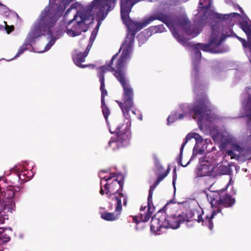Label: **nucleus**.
<instances>
[{"instance_id":"obj_1","label":"nucleus","mask_w":251,"mask_h":251,"mask_svg":"<svg viewBox=\"0 0 251 251\" xmlns=\"http://www.w3.org/2000/svg\"><path fill=\"white\" fill-rule=\"evenodd\" d=\"M134 43V34L131 33L126 38L122 47L124 48L120 57L117 60L115 68L112 66L114 60L117 58L118 53L113 56L107 65H103L98 68V76L101 75L104 76L107 72H113V75L120 83L123 89V101L117 100L116 102L121 108L123 113L128 118V113L133 106L134 91L132 87L126 77L125 71L123 70L126 64L129 62L130 58L132 46Z\"/></svg>"},{"instance_id":"obj_2","label":"nucleus","mask_w":251,"mask_h":251,"mask_svg":"<svg viewBox=\"0 0 251 251\" xmlns=\"http://www.w3.org/2000/svg\"><path fill=\"white\" fill-rule=\"evenodd\" d=\"M116 1V0H94L85 10L76 12L74 18L68 22L66 32L71 37H75L80 35L82 32H86L94 19L92 11L97 16L103 19L113 9Z\"/></svg>"},{"instance_id":"obj_3","label":"nucleus","mask_w":251,"mask_h":251,"mask_svg":"<svg viewBox=\"0 0 251 251\" xmlns=\"http://www.w3.org/2000/svg\"><path fill=\"white\" fill-rule=\"evenodd\" d=\"M68 5L61 1L54 5L55 11L53 12L50 8H45L41 13L38 19L34 23L29 33V37L35 39L45 33L51 34L53 27L58 19L61 17Z\"/></svg>"},{"instance_id":"obj_4","label":"nucleus","mask_w":251,"mask_h":251,"mask_svg":"<svg viewBox=\"0 0 251 251\" xmlns=\"http://www.w3.org/2000/svg\"><path fill=\"white\" fill-rule=\"evenodd\" d=\"M191 114L194 119H198L199 126L204 125V121L211 122V109L210 102L206 96L202 94L197 97L196 102L189 108Z\"/></svg>"},{"instance_id":"obj_5","label":"nucleus","mask_w":251,"mask_h":251,"mask_svg":"<svg viewBox=\"0 0 251 251\" xmlns=\"http://www.w3.org/2000/svg\"><path fill=\"white\" fill-rule=\"evenodd\" d=\"M20 188L9 186L1 192L2 198H0V213H12L15 211L16 205L15 201L21 196Z\"/></svg>"},{"instance_id":"obj_6","label":"nucleus","mask_w":251,"mask_h":251,"mask_svg":"<svg viewBox=\"0 0 251 251\" xmlns=\"http://www.w3.org/2000/svg\"><path fill=\"white\" fill-rule=\"evenodd\" d=\"M221 26L215 24L212 26V33L207 44L198 43L193 45L192 47L201 49L204 51H210L212 53H219L220 51L217 48L225 41L226 36L224 34H221Z\"/></svg>"},{"instance_id":"obj_7","label":"nucleus","mask_w":251,"mask_h":251,"mask_svg":"<svg viewBox=\"0 0 251 251\" xmlns=\"http://www.w3.org/2000/svg\"><path fill=\"white\" fill-rule=\"evenodd\" d=\"M115 132L116 136L111 138L108 143L109 147H111L113 151H116L128 145L131 137V132L127 123L117 126Z\"/></svg>"},{"instance_id":"obj_8","label":"nucleus","mask_w":251,"mask_h":251,"mask_svg":"<svg viewBox=\"0 0 251 251\" xmlns=\"http://www.w3.org/2000/svg\"><path fill=\"white\" fill-rule=\"evenodd\" d=\"M124 183V178L122 177L120 180L117 178L114 179L110 183L107 182L104 188L106 190L105 194L108 195L109 199H115V196L119 197L121 199L124 198L122 193Z\"/></svg>"},{"instance_id":"obj_9","label":"nucleus","mask_w":251,"mask_h":251,"mask_svg":"<svg viewBox=\"0 0 251 251\" xmlns=\"http://www.w3.org/2000/svg\"><path fill=\"white\" fill-rule=\"evenodd\" d=\"M176 25L181 27L187 35H191L193 37H196L200 33L196 25H191V22L186 17L177 18L176 21Z\"/></svg>"},{"instance_id":"obj_10","label":"nucleus","mask_w":251,"mask_h":251,"mask_svg":"<svg viewBox=\"0 0 251 251\" xmlns=\"http://www.w3.org/2000/svg\"><path fill=\"white\" fill-rule=\"evenodd\" d=\"M235 199L228 194L220 195L218 198H213L211 200V204L212 207H215L218 209L222 207H231L235 203Z\"/></svg>"},{"instance_id":"obj_11","label":"nucleus","mask_w":251,"mask_h":251,"mask_svg":"<svg viewBox=\"0 0 251 251\" xmlns=\"http://www.w3.org/2000/svg\"><path fill=\"white\" fill-rule=\"evenodd\" d=\"M115 199L117 201V204L114 212H100V217L103 220L106 221H114L119 219L122 210V201L121 199L117 196H115Z\"/></svg>"},{"instance_id":"obj_12","label":"nucleus","mask_w":251,"mask_h":251,"mask_svg":"<svg viewBox=\"0 0 251 251\" xmlns=\"http://www.w3.org/2000/svg\"><path fill=\"white\" fill-rule=\"evenodd\" d=\"M222 213V210L220 208L213 210L212 214L210 216L206 215L204 218L203 215V211L202 210L201 213L197 212V221L199 223H201L203 226H207L209 229L212 230L214 227V224L212 220L214 218L215 216L218 213Z\"/></svg>"},{"instance_id":"obj_13","label":"nucleus","mask_w":251,"mask_h":251,"mask_svg":"<svg viewBox=\"0 0 251 251\" xmlns=\"http://www.w3.org/2000/svg\"><path fill=\"white\" fill-rule=\"evenodd\" d=\"M214 170V167L205 161V157L200 158V164L198 167L197 175L199 176H210Z\"/></svg>"},{"instance_id":"obj_14","label":"nucleus","mask_w":251,"mask_h":251,"mask_svg":"<svg viewBox=\"0 0 251 251\" xmlns=\"http://www.w3.org/2000/svg\"><path fill=\"white\" fill-rule=\"evenodd\" d=\"M165 213L160 212L152 217L151 222V229L153 231H159L162 228H165Z\"/></svg>"},{"instance_id":"obj_15","label":"nucleus","mask_w":251,"mask_h":251,"mask_svg":"<svg viewBox=\"0 0 251 251\" xmlns=\"http://www.w3.org/2000/svg\"><path fill=\"white\" fill-rule=\"evenodd\" d=\"M91 49L90 45H87L86 49L84 52H79L76 53L74 57L73 60L75 63L78 67L84 68L86 67H91L92 69L95 68L96 65L94 64L83 65L82 63L85 60V58L87 56Z\"/></svg>"},{"instance_id":"obj_16","label":"nucleus","mask_w":251,"mask_h":251,"mask_svg":"<svg viewBox=\"0 0 251 251\" xmlns=\"http://www.w3.org/2000/svg\"><path fill=\"white\" fill-rule=\"evenodd\" d=\"M165 228H171L176 229L179 227L181 221V216L178 214L176 215H167L165 213V220L164 221Z\"/></svg>"},{"instance_id":"obj_17","label":"nucleus","mask_w":251,"mask_h":251,"mask_svg":"<svg viewBox=\"0 0 251 251\" xmlns=\"http://www.w3.org/2000/svg\"><path fill=\"white\" fill-rule=\"evenodd\" d=\"M170 171V168L167 170V171L163 174L159 175L154 184L151 186L149 191V199L151 200L152 198L153 193L154 189L156 188L159 183L168 175Z\"/></svg>"},{"instance_id":"obj_18","label":"nucleus","mask_w":251,"mask_h":251,"mask_svg":"<svg viewBox=\"0 0 251 251\" xmlns=\"http://www.w3.org/2000/svg\"><path fill=\"white\" fill-rule=\"evenodd\" d=\"M192 138L195 139L197 142L201 143L202 142V139L200 135L197 133H190L188 134L185 138V141L183 142L180 149V156L182 154L185 145L188 141Z\"/></svg>"},{"instance_id":"obj_19","label":"nucleus","mask_w":251,"mask_h":251,"mask_svg":"<svg viewBox=\"0 0 251 251\" xmlns=\"http://www.w3.org/2000/svg\"><path fill=\"white\" fill-rule=\"evenodd\" d=\"M240 27L246 33L248 41L251 43V24L247 20H243L239 23Z\"/></svg>"},{"instance_id":"obj_20","label":"nucleus","mask_w":251,"mask_h":251,"mask_svg":"<svg viewBox=\"0 0 251 251\" xmlns=\"http://www.w3.org/2000/svg\"><path fill=\"white\" fill-rule=\"evenodd\" d=\"M197 212L198 211L196 210H189L185 213L183 212L182 214H180L182 222H190L193 220L197 221V219L195 217L196 212L197 213Z\"/></svg>"},{"instance_id":"obj_21","label":"nucleus","mask_w":251,"mask_h":251,"mask_svg":"<svg viewBox=\"0 0 251 251\" xmlns=\"http://www.w3.org/2000/svg\"><path fill=\"white\" fill-rule=\"evenodd\" d=\"M148 212L146 214L144 218H142V221L144 222H146L150 220L152 213L154 211V207L153 206L152 198L149 200V197H148Z\"/></svg>"},{"instance_id":"obj_22","label":"nucleus","mask_w":251,"mask_h":251,"mask_svg":"<svg viewBox=\"0 0 251 251\" xmlns=\"http://www.w3.org/2000/svg\"><path fill=\"white\" fill-rule=\"evenodd\" d=\"M99 78L100 82V90L101 91V102L105 101V97L107 96L108 92L105 88V78L102 75L98 76Z\"/></svg>"},{"instance_id":"obj_23","label":"nucleus","mask_w":251,"mask_h":251,"mask_svg":"<svg viewBox=\"0 0 251 251\" xmlns=\"http://www.w3.org/2000/svg\"><path fill=\"white\" fill-rule=\"evenodd\" d=\"M217 175L219 176L229 175L231 172L230 166L229 165L221 164L216 171Z\"/></svg>"},{"instance_id":"obj_24","label":"nucleus","mask_w":251,"mask_h":251,"mask_svg":"<svg viewBox=\"0 0 251 251\" xmlns=\"http://www.w3.org/2000/svg\"><path fill=\"white\" fill-rule=\"evenodd\" d=\"M165 28L163 25H160L155 26H151L148 30H146V32L148 33L149 32L151 33H156L158 32H162L164 31Z\"/></svg>"},{"instance_id":"obj_25","label":"nucleus","mask_w":251,"mask_h":251,"mask_svg":"<svg viewBox=\"0 0 251 251\" xmlns=\"http://www.w3.org/2000/svg\"><path fill=\"white\" fill-rule=\"evenodd\" d=\"M31 47V44L28 42H25L22 46H21L18 50L16 55L13 58H16L20 56L21 54L23 53L25 51L28 50Z\"/></svg>"},{"instance_id":"obj_26","label":"nucleus","mask_w":251,"mask_h":251,"mask_svg":"<svg viewBox=\"0 0 251 251\" xmlns=\"http://www.w3.org/2000/svg\"><path fill=\"white\" fill-rule=\"evenodd\" d=\"M101 108L102 109V114L105 119V121L107 123L108 122V118L110 114V109L108 108V107L107 106V105L106 104L105 102H101Z\"/></svg>"},{"instance_id":"obj_27","label":"nucleus","mask_w":251,"mask_h":251,"mask_svg":"<svg viewBox=\"0 0 251 251\" xmlns=\"http://www.w3.org/2000/svg\"><path fill=\"white\" fill-rule=\"evenodd\" d=\"M210 0H200L199 3V7L200 8L208 9L210 7Z\"/></svg>"},{"instance_id":"obj_28","label":"nucleus","mask_w":251,"mask_h":251,"mask_svg":"<svg viewBox=\"0 0 251 251\" xmlns=\"http://www.w3.org/2000/svg\"><path fill=\"white\" fill-rule=\"evenodd\" d=\"M99 26V24L97 25V27L93 30L91 33V36L89 39V43L88 45H90L91 48L92 47V45L95 40L96 36L98 31V28Z\"/></svg>"},{"instance_id":"obj_29","label":"nucleus","mask_w":251,"mask_h":251,"mask_svg":"<svg viewBox=\"0 0 251 251\" xmlns=\"http://www.w3.org/2000/svg\"><path fill=\"white\" fill-rule=\"evenodd\" d=\"M240 17V15L237 13H232L229 14H223V20H230L232 21L233 18H236Z\"/></svg>"},{"instance_id":"obj_30","label":"nucleus","mask_w":251,"mask_h":251,"mask_svg":"<svg viewBox=\"0 0 251 251\" xmlns=\"http://www.w3.org/2000/svg\"><path fill=\"white\" fill-rule=\"evenodd\" d=\"M242 155L244 157L246 160L251 159V146L248 147L244 151H243Z\"/></svg>"},{"instance_id":"obj_31","label":"nucleus","mask_w":251,"mask_h":251,"mask_svg":"<svg viewBox=\"0 0 251 251\" xmlns=\"http://www.w3.org/2000/svg\"><path fill=\"white\" fill-rule=\"evenodd\" d=\"M236 37L238 39L239 41H240L244 48L247 47H251V43L248 41V42L246 41V40L237 35H235Z\"/></svg>"},{"instance_id":"obj_32","label":"nucleus","mask_w":251,"mask_h":251,"mask_svg":"<svg viewBox=\"0 0 251 251\" xmlns=\"http://www.w3.org/2000/svg\"><path fill=\"white\" fill-rule=\"evenodd\" d=\"M118 174L115 173H110L108 176H106L102 178V179H104L107 182H108L112 178H117L118 179Z\"/></svg>"},{"instance_id":"obj_33","label":"nucleus","mask_w":251,"mask_h":251,"mask_svg":"<svg viewBox=\"0 0 251 251\" xmlns=\"http://www.w3.org/2000/svg\"><path fill=\"white\" fill-rule=\"evenodd\" d=\"M176 116V113L172 114L170 115L167 119L168 124L173 123L175 121H176L177 119Z\"/></svg>"},{"instance_id":"obj_34","label":"nucleus","mask_w":251,"mask_h":251,"mask_svg":"<svg viewBox=\"0 0 251 251\" xmlns=\"http://www.w3.org/2000/svg\"><path fill=\"white\" fill-rule=\"evenodd\" d=\"M3 23L4 24V29L6 30L7 34H9L14 31L15 28L13 25H8L7 24V22L5 21H4Z\"/></svg>"},{"instance_id":"obj_35","label":"nucleus","mask_w":251,"mask_h":251,"mask_svg":"<svg viewBox=\"0 0 251 251\" xmlns=\"http://www.w3.org/2000/svg\"><path fill=\"white\" fill-rule=\"evenodd\" d=\"M245 111L246 113H251V98H249L247 100L245 106Z\"/></svg>"},{"instance_id":"obj_36","label":"nucleus","mask_w":251,"mask_h":251,"mask_svg":"<svg viewBox=\"0 0 251 251\" xmlns=\"http://www.w3.org/2000/svg\"><path fill=\"white\" fill-rule=\"evenodd\" d=\"M195 50V58L198 60H200L201 58V54L199 50L200 49L199 48H192Z\"/></svg>"},{"instance_id":"obj_37","label":"nucleus","mask_w":251,"mask_h":251,"mask_svg":"<svg viewBox=\"0 0 251 251\" xmlns=\"http://www.w3.org/2000/svg\"><path fill=\"white\" fill-rule=\"evenodd\" d=\"M247 119V123L248 125H250L251 122V113H246V114L244 116Z\"/></svg>"},{"instance_id":"obj_38","label":"nucleus","mask_w":251,"mask_h":251,"mask_svg":"<svg viewBox=\"0 0 251 251\" xmlns=\"http://www.w3.org/2000/svg\"><path fill=\"white\" fill-rule=\"evenodd\" d=\"M26 172H27V171L26 170H24L23 171H22L21 173H20L18 174L19 179H22V180L25 179V178H23L22 177V176H26Z\"/></svg>"},{"instance_id":"obj_39","label":"nucleus","mask_w":251,"mask_h":251,"mask_svg":"<svg viewBox=\"0 0 251 251\" xmlns=\"http://www.w3.org/2000/svg\"><path fill=\"white\" fill-rule=\"evenodd\" d=\"M77 5V2H75V3L72 4L71 5L70 7L67 9V10L66 12V14H67V13H69L71 10V9H74V8H76Z\"/></svg>"},{"instance_id":"obj_40","label":"nucleus","mask_w":251,"mask_h":251,"mask_svg":"<svg viewBox=\"0 0 251 251\" xmlns=\"http://www.w3.org/2000/svg\"><path fill=\"white\" fill-rule=\"evenodd\" d=\"M194 156V154H193V155H192V156L191 157V158L190 159V160L188 162V163H187L186 165H183V164H181V158H180V159L178 161V165H181V166H182L183 167H186V166L188 164H189V163H190V161H191V160L193 158Z\"/></svg>"},{"instance_id":"obj_41","label":"nucleus","mask_w":251,"mask_h":251,"mask_svg":"<svg viewBox=\"0 0 251 251\" xmlns=\"http://www.w3.org/2000/svg\"><path fill=\"white\" fill-rule=\"evenodd\" d=\"M173 183L174 185L175 183V181L176 179V169L175 168L173 170Z\"/></svg>"},{"instance_id":"obj_42","label":"nucleus","mask_w":251,"mask_h":251,"mask_svg":"<svg viewBox=\"0 0 251 251\" xmlns=\"http://www.w3.org/2000/svg\"><path fill=\"white\" fill-rule=\"evenodd\" d=\"M173 34L177 40L181 41V36L177 32H174Z\"/></svg>"},{"instance_id":"obj_43","label":"nucleus","mask_w":251,"mask_h":251,"mask_svg":"<svg viewBox=\"0 0 251 251\" xmlns=\"http://www.w3.org/2000/svg\"><path fill=\"white\" fill-rule=\"evenodd\" d=\"M75 0H62V2H64V3L66 4V5H69V4L72 2V1H74Z\"/></svg>"},{"instance_id":"obj_44","label":"nucleus","mask_w":251,"mask_h":251,"mask_svg":"<svg viewBox=\"0 0 251 251\" xmlns=\"http://www.w3.org/2000/svg\"><path fill=\"white\" fill-rule=\"evenodd\" d=\"M216 17L217 19H219L220 20H223V14H219V13H216Z\"/></svg>"},{"instance_id":"obj_45","label":"nucleus","mask_w":251,"mask_h":251,"mask_svg":"<svg viewBox=\"0 0 251 251\" xmlns=\"http://www.w3.org/2000/svg\"><path fill=\"white\" fill-rule=\"evenodd\" d=\"M133 222L136 224H138L139 223V220H138V218L136 216H133L132 217Z\"/></svg>"},{"instance_id":"obj_46","label":"nucleus","mask_w":251,"mask_h":251,"mask_svg":"<svg viewBox=\"0 0 251 251\" xmlns=\"http://www.w3.org/2000/svg\"><path fill=\"white\" fill-rule=\"evenodd\" d=\"M195 71H196V79L198 78L199 76V68L198 67L196 66L195 67Z\"/></svg>"},{"instance_id":"obj_47","label":"nucleus","mask_w":251,"mask_h":251,"mask_svg":"<svg viewBox=\"0 0 251 251\" xmlns=\"http://www.w3.org/2000/svg\"><path fill=\"white\" fill-rule=\"evenodd\" d=\"M184 116H185V115L183 113H181V114H179L178 117L177 118L178 119H182L184 117Z\"/></svg>"},{"instance_id":"obj_48","label":"nucleus","mask_w":251,"mask_h":251,"mask_svg":"<svg viewBox=\"0 0 251 251\" xmlns=\"http://www.w3.org/2000/svg\"><path fill=\"white\" fill-rule=\"evenodd\" d=\"M127 202V200L126 197H124V200H123V202H124V205L125 206H126Z\"/></svg>"},{"instance_id":"obj_49","label":"nucleus","mask_w":251,"mask_h":251,"mask_svg":"<svg viewBox=\"0 0 251 251\" xmlns=\"http://www.w3.org/2000/svg\"><path fill=\"white\" fill-rule=\"evenodd\" d=\"M227 153L228 155H232L234 154L233 151L232 150H228Z\"/></svg>"},{"instance_id":"obj_50","label":"nucleus","mask_w":251,"mask_h":251,"mask_svg":"<svg viewBox=\"0 0 251 251\" xmlns=\"http://www.w3.org/2000/svg\"><path fill=\"white\" fill-rule=\"evenodd\" d=\"M100 194L101 195H103L104 194V191L103 190L102 186H101V188H100Z\"/></svg>"},{"instance_id":"obj_51","label":"nucleus","mask_w":251,"mask_h":251,"mask_svg":"<svg viewBox=\"0 0 251 251\" xmlns=\"http://www.w3.org/2000/svg\"><path fill=\"white\" fill-rule=\"evenodd\" d=\"M6 188H2L0 187V198H2V196H1V192L3 190H5Z\"/></svg>"},{"instance_id":"obj_52","label":"nucleus","mask_w":251,"mask_h":251,"mask_svg":"<svg viewBox=\"0 0 251 251\" xmlns=\"http://www.w3.org/2000/svg\"><path fill=\"white\" fill-rule=\"evenodd\" d=\"M145 36V32L144 31V32H141L139 35V37H143V36Z\"/></svg>"},{"instance_id":"obj_53","label":"nucleus","mask_w":251,"mask_h":251,"mask_svg":"<svg viewBox=\"0 0 251 251\" xmlns=\"http://www.w3.org/2000/svg\"><path fill=\"white\" fill-rule=\"evenodd\" d=\"M146 206H142L140 208V211H145V209H146Z\"/></svg>"},{"instance_id":"obj_54","label":"nucleus","mask_w":251,"mask_h":251,"mask_svg":"<svg viewBox=\"0 0 251 251\" xmlns=\"http://www.w3.org/2000/svg\"><path fill=\"white\" fill-rule=\"evenodd\" d=\"M4 28V25H0V30H3Z\"/></svg>"},{"instance_id":"obj_55","label":"nucleus","mask_w":251,"mask_h":251,"mask_svg":"<svg viewBox=\"0 0 251 251\" xmlns=\"http://www.w3.org/2000/svg\"><path fill=\"white\" fill-rule=\"evenodd\" d=\"M142 118H143L142 115H140L138 117V119H139L140 120H142Z\"/></svg>"},{"instance_id":"obj_56","label":"nucleus","mask_w":251,"mask_h":251,"mask_svg":"<svg viewBox=\"0 0 251 251\" xmlns=\"http://www.w3.org/2000/svg\"><path fill=\"white\" fill-rule=\"evenodd\" d=\"M226 3H228L231 0H225Z\"/></svg>"},{"instance_id":"obj_57","label":"nucleus","mask_w":251,"mask_h":251,"mask_svg":"<svg viewBox=\"0 0 251 251\" xmlns=\"http://www.w3.org/2000/svg\"><path fill=\"white\" fill-rule=\"evenodd\" d=\"M110 132L111 133H114V132L112 131V130H111L110 129Z\"/></svg>"},{"instance_id":"obj_58","label":"nucleus","mask_w":251,"mask_h":251,"mask_svg":"<svg viewBox=\"0 0 251 251\" xmlns=\"http://www.w3.org/2000/svg\"><path fill=\"white\" fill-rule=\"evenodd\" d=\"M132 112L133 114H135V111H132Z\"/></svg>"},{"instance_id":"obj_59","label":"nucleus","mask_w":251,"mask_h":251,"mask_svg":"<svg viewBox=\"0 0 251 251\" xmlns=\"http://www.w3.org/2000/svg\"><path fill=\"white\" fill-rule=\"evenodd\" d=\"M102 171V172H105V171H103V170H102V171Z\"/></svg>"}]
</instances>
